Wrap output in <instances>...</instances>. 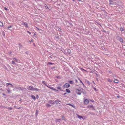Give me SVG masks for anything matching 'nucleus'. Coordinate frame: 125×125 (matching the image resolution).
<instances>
[{"mask_svg":"<svg viewBox=\"0 0 125 125\" xmlns=\"http://www.w3.org/2000/svg\"><path fill=\"white\" fill-rule=\"evenodd\" d=\"M61 120V119H56V122H59Z\"/></svg>","mask_w":125,"mask_h":125,"instance_id":"5701e85b","label":"nucleus"},{"mask_svg":"<svg viewBox=\"0 0 125 125\" xmlns=\"http://www.w3.org/2000/svg\"><path fill=\"white\" fill-rule=\"evenodd\" d=\"M119 81L117 79H115L114 80V82L115 83H117Z\"/></svg>","mask_w":125,"mask_h":125,"instance_id":"0eeeda50","label":"nucleus"},{"mask_svg":"<svg viewBox=\"0 0 125 125\" xmlns=\"http://www.w3.org/2000/svg\"><path fill=\"white\" fill-rule=\"evenodd\" d=\"M107 80L109 82H111L112 81V80L110 79H108Z\"/></svg>","mask_w":125,"mask_h":125,"instance_id":"a211bd4d","label":"nucleus"},{"mask_svg":"<svg viewBox=\"0 0 125 125\" xmlns=\"http://www.w3.org/2000/svg\"><path fill=\"white\" fill-rule=\"evenodd\" d=\"M110 4L113 5L114 4V3L113 1L112 0H110L109 1Z\"/></svg>","mask_w":125,"mask_h":125,"instance_id":"9b49d317","label":"nucleus"},{"mask_svg":"<svg viewBox=\"0 0 125 125\" xmlns=\"http://www.w3.org/2000/svg\"><path fill=\"white\" fill-rule=\"evenodd\" d=\"M49 102L51 104H53L54 103V102L52 101H49Z\"/></svg>","mask_w":125,"mask_h":125,"instance_id":"1a4fd4ad","label":"nucleus"},{"mask_svg":"<svg viewBox=\"0 0 125 125\" xmlns=\"http://www.w3.org/2000/svg\"><path fill=\"white\" fill-rule=\"evenodd\" d=\"M84 103L85 104L87 105L89 103V101L88 99H85L84 100Z\"/></svg>","mask_w":125,"mask_h":125,"instance_id":"20e7f679","label":"nucleus"},{"mask_svg":"<svg viewBox=\"0 0 125 125\" xmlns=\"http://www.w3.org/2000/svg\"><path fill=\"white\" fill-rule=\"evenodd\" d=\"M75 81H76V82L77 81V80H75Z\"/></svg>","mask_w":125,"mask_h":125,"instance_id":"a18cd8bd","label":"nucleus"},{"mask_svg":"<svg viewBox=\"0 0 125 125\" xmlns=\"http://www.w3.org/2000/svg\"><path fill=\"white\" fill-rule=\"evenodd\" d=\"M33 39H32L31 40V41H29V42H33Z\"/></svg>","mask_w":125,"mask_h":125,"instance_id":"c756f323","label":"nucleus"},{"mask_svg":"<svg viewBox=\"0 0 125 125\" xmlns=\"http://www.w3.org/2000/svg\"><path fill=\"white\" fill-rule=\"evenodd\" d=\"M56 38H58V37H56Z\"/></svg>","mask_w":125,"mask_h":125,"instance_id":"603ef678","label":"nucleus"},{"mask_svg":"<svg viewBox=\"0 0 125 125\" xmlns=\"http://www.w3.org/2000/svg\"><path fill=\"white\" fill-rule=\"evenodd\" d=\"M33 45H34V46L35 45V44L34 43L33 44Z\"/></svg>","mask_w":125,"mask_h":125,"instance_id":"de8ad7c7","label":"nucleus"},{"mask_svg":"<svg viewBox=\"0 0 125 125\" xmlns=\"http://www.w3.org/2000/svg\"><path fill=\"white\" fill-rule=\"evenodd\" d=\"M93 83H94V82H93Z\"/></svg>","mask_w":125,"mask_h":125,"instance_id":"8fccbe9b","label":"nucleus"},{"mask_svg":"<svg viewBox=\"0 0 125 125\" xmlns=\"http://www.w3.org/2000/svg\"><path fill=\"white\" fill-rule=\"evenodd\" d=\"M80 81V82H81V83H82V81Z\"/></svg>","mask_w":125,"mask_h":125,"instance_id":"3c124183","label":"nucleus"},{"mask_svg":"<svg viewBox=\"0 0 125 125\" xmlns=\"http://www.w3.org/2000/svg\"><path fill=\"white\" fill-rule=\"evenodd\" d=\"M77 116H78V117L79 119H81V118L83 119V117L82 116H80L78 115H77Z\"/></svg>","mask_w":125,"mask_h":125,"instance_id":"6e6552de","label":"nucleus"},{"mask_svg":"<svg viewBox=\"0 0 125 125\" xmlns=\"http://www.w3.org/2000/svg\"><path fill=\"white\" fill-rule=\"evenodd\" d=\"M38 113V112L37 111H36V114H37Z\"/></svg>","mask_w":125,"mask_h":125,"instance_id":"ea45409f","label":"nucleus"},{"mask_svg":"<svg viewBox=\"0 0 125 125\" xmlns=\"http://www.w3.org/2000/svg\"><path fill=\"white\" fill-rule=\"evenodd\" d=\"M44 84V85H46V86H47L46 84V82L45 81L42 82Z\"/></svg>","mask_w":125,"mask_h":125,"instance_id":"dca6fc26","label":"nucleus"},{"mask_svg":"<svg viewBox=\"0 0 125 125\" xmlns=\"http://www.w3.org/2000/svg\"><path fill=\"white\" fill-rule=\"evenodd\" d=\"M74 2L75 0H72Z\"/></svg>","mask_w":125,"mask_h":125,"instance_id":"37998d69","label":"nucleus"},{"mask_svg":"<svg viewBox=\"0 0 125 125\" xmlns=\"http://www.w3.org/2000/svg\"><path fill=\"white\" fill-rule=\"evenodd\" d=\"M48 63L49 65H53L54 63L48 62Z\"/></svg>","mask_w":125,"mask_h":125,"instance_id":"f3484780","label":"nucleus"},{"mask_svg":"<svg viewBox=\"0 0 125 125\" xmlns=\"http://www.w3.org/2000/svg\"><path fill=\"white\" fill-rule=\"evenodd\" d=\"M90 100L92 102H94V100Z\"/></svg>","mask_w":125,"mask_h":125,"instance_id":"473e14b6","label":"nucleus"},{"mask_svg":"<svg viewBox=\"0 0 125 125\" xmlns=\"http://www.w3.org/2000/svg\"><path fill=\"white\" fill-rule=\"evenodd\" d=\"M7 108L10 110H12V107H9Z\"/></svg>","mask_w":125,"mask_h":125,"instance_id":"2f4dec72","label":"nucleus"},{"mask_svg":"<svg viewBox=\"0 0 125 125\" xmlns=\"http://www.w3.org/2000/svg\"><path fill=\"white\" fill-rule=\"evenodd\" d=\"M45 8H46L47 9H49L48 7L47 6V5H45Z\"/></svg>","mask_w":125,"mask_h":125,"instance_id":"aec40b11","label":"nucleus"},{"mask_svg":"<svg viewBox=\"0 0 125 125\" xmlns=\"http://www.w3.org/2000/svg\"><path fill=\"white\" fill-rule=\"evenodd\" d=\"M19 47L20 48H21L22 47V45L20 44H19Z\"/></svg>","mask_w":125,"mask_h":125,"instance_id":"b1692460","label":"nucleus"},{"mask_svg":"<svg viewBox=\"0 0 125 125\" xmlns=\"http://www.w3.org/2000/svg\"><path fill=\"white\" fill-rule=\"evenodd\" d=\"M27 32L28 33H29V34H31V33L30 32H29V31H27Z\"/></svg>","mask_w":125,"mask_h":125,"instance_id":"f704fd0d","label":"nucleus"},{"mask_svg":"<svg viewBox=\"0 0 125 125\" xmlns=\"http://www.w3.org/2000/svg\"><path fill=\"white\" fill-rule=\"evenodd\" d=\"M120 30L121 31H123L124 30V29L122 28L121 27L120 28Z\"/></svg>","mask_w":125,"mask_h":125,"instance_id":"4be33fe9","label":"nucleus"},{"mask_svg":"<svg viewBox=\"0 0 125 125\" xmlns=\"http://www.w3.org/2000/svg\"><path fill=\"white\" fill-rule=\"evenodd\" d=\"M66 104L67 105H70V106H71L72 105V104H69V103H68V104Z\"/></svg>","mask_w":125,"mask_h":125,"instance_id":"7c9ffc66","label":"nucleus"},{"mask_svg":"<svg viewBox=\"0 0 125 125\" xmlns=\"http://www.w3.org/2000/svg\"><path fill=\"white\" fill-rule=\"evenodd\" d=\"M6 10H7V8H6V7H5V8H4Z\"/></svg>","mask_w":125,"mask_h":125,"instance_id":"4c0bfd02","label":"nucleus"},{"mask_svg":"<svg viewBox=\"0 0 125 125\" xmlns=\"http://www.w3.org/2000/svg\"><path fill=\"white\" fill-rule=\"evenodd\" d=\"M76 92L78 95H80L82 92L81 89H77L76 90Z\"/></svg>","mask_w":125,"mask_h":125,"instance_id":"f03ea898","label":"nucleus"},{"mask_svg":"<svg viewBox=\"0 0 125 125\" xmlns=\"http://www.w3.org/2000/svg\"><path fill=\"white\" fill-rule=\"evenodd\" d=\"M12 26H9L7 28V29H9V28H11V27H12Z\"/></svg>","mask_w":125,"mask_h":125,"instance_id":"412c9836","label":"nucleus"},{"mask_svg":"<svg viewBox=\"0 0 125 125\" xmlns=\"http://www.w3.org/2000/svg\"><path fill=\"white\" fill-rule=\"evenodd\" d=\"M55 103L60 104V103H59V102H55Z\"/></svg>","mask_w":125,"mask_h":125,"instance_id":"58836bf2","label":"nucleus"},{"mask_svg":"<svg viewBox=\"0 0 125 125\" xmlns=\"http://www.w3.org/2000/svg\"><path fill=\"white\" fill-rule=\"evenodd\" d=\"M66 94V93H65L64 94V95H65V94Z\"/></svg>","mask_w":125,"mask_h":125,"instance_id":"09e8293b","label":"nucleus"},{"mask_svg":"<svg viewBox=\"0 0 125 125\" xmlns=\"http://www.w3.org/2000/svg\"><path fill=\"white\" fill-rule=\"evenodd\" d=\"M117 39L119 41L121 42H123V40L120 37H118L117 38Z\"/></svg>","mask_w":125,"mask_h":125,"instance_id":"39448f33","label":"nucleus"},{"mask_svg":"<svg viewBox=\"0 0 125 125\" xmlns=\"http://www.w3.org/2000/svg\"><path fill=\"white\" fill-rule=\"evenodd\" d=\"M21 24L24 25L26 27H28V24L26 23H25L24 22H22L21 23H20Z\"/></svg>","mask_w":125,"mask_h":125,"instance_id":"7ed1b4c3","label":"nucleus"},{"mask_svg":"<svg viewBox=\"0 0 125 125\" xmlns=\"http://www.w3.org/2000/svg\"><path fill=\"white\" fill-rule=\"evenodd\" d=\"M27 88L29 90L33 91L38 90L37 89L34 88H33L32 86H28L27 87Z\"/></svg>","mask_w":125,"mask_h":125,"instance_id":"f257e3e1","label":"nucleus"},{"mask_svg":"<svg viewBox=\"0 0 125 125\" xmlns=\"http://www.w3.org/2000/svg\"><path fill=\"white\" fill-rule=\"evenodd\" d=\"M12 64H14L15 63V62L14 61H12Z\"/></svg>","mask_w":125,"mask_h":125,"instance_id":"c85d7f7f","label":"nucleus"},{"mask_svg":"<svg viewBox=\"0 0 125 125\" xmlns=\"http://www.w3.org/2000/svg\"><path fill=\"white\" fill-rule=\"evenodd\" d=\"M78 1H82L81 0H78Z\"/></svg>","mask_w":125,"mask_h":125,"instance_id":"79ce46f5","label":"nucleus"},{"mask_svg":"<svg viewBox=\"0 0 125 125\" xmlns=\"http://www.w3.org/2000/svg\"><path fill=\"white\" fill-rule=\"evenodd\" d=\"M7 90V91L8 92H10V90L8 89Z\"/></svg>","mask_w":125,"mask_h":125,"instance_id":"e433bc0d","label":"nucleus"},{"mask_svg":"<svg viewBox=\"0 0 125 125\" xmlns=\"http://www.w3.org/2000/svg\"><path fill=\"white\" fill-rule=\"evenodd\" d=\"M66 91L68 93H70V91L68 89H66Z\"/></svg>","mask_w":125,"mask_h":125,"instance_id":"2eb2a0df","label":"nucleus"},{"mask_svg":"<svg viewBox=\"0 0 125 125\" xmlns=\"http://www.w3.org/2000/svg\"><path fill=\"white\" fill-rule=\"evenodd\" d=\"M71 106L72 107H73L74 108H75V107L74 106L72 105H71Z\"/></svg>","mask_w":125,"mask_h":125,"instance_id":"c9c22d12","label":"nucleus"},{"mask_svg":"<svg viewBox=\"0 0 125 125\" xmlns=\"http://www.w3.org/2000/svg\"><path fill=\"white\" fill-rule=\"evenodd\" d=\"M69 82L71 84H73V82L72 81H69Z\"/></svg>","mask_w":125,"mask_h":125,"instance_id":"ddd939ff","label":"nucleus"},{"mask_svg":"<svg viewBox=\"0 0 125 125\" xmlns=\"http://www.w3.org/2000/svg\"><path fill=\"white\" fill-rule=\"evenodd\" d=\"M6 85L7 86H8L9 85H12L11 84H10V83H6Z\"/></svg>","mask_w":125,"mask_h":125,"instance_id":"393cba45","label":"nucleus"},{"mask_svg":"<svg viewBox=\"0 0 125 125\" xmlns=\"http://www.w3.org/2000/svg\"><path fill=\"white\" fill-rule=\"evenodd\" d=\"M117 97L118 98H119L120 97V96H117Z\"/></svg>","mask_w":125,"mask_h":125,"instance_id":"a19ab883","label":"nucleus"},{"mask_svg":"<svg viewBox=\"0 0 125 125\" xmlns=\"http://www.w3.org/2000/svg\"><path fill=\"white\" fill-rule=\"evenodd\" d=\"M3 24L1 21H0V26H3Z\"/></svg>","mask_w":125,"mask_h":125,"instance_id":"9d476101","label":"nucleus"},{"mask_svg":"<svg viewBox=\"0 0 125 125\" xmlns=\"http://www.w3.org/2000/svg\"><path fill=\"white\" fill-rule=\"evenodd\" d=\"M20 108H20H17L18 109H19Z\"/></svg>","mask_w":125,"mask_h":125,"instance_id":"c03bdc74","label":"nucleus"},{"mask_svg":"<svg viewBox=\"0 0 125 125\" xmlns=\"http://www.w3.org/2000/svg\"><path fill=\"white\" fill-rule=\"evenodd\" d=\"M63 86H70V85L69 83H66Z\"/></svg>","mask_w":125,"mask_h":125,"instance_id":"4468645a","label":"nucleus"},{"mask_svg":"<svg viewBox=\"0 0 125 125\" xmlns=\"http://www.w3.org/2000/svg\"><path fill=\"white\" fill-rule=\"evenodd\" d=\"M14 59H15L16 60V61L17 62H18L19 61L16 58H14Z\"/></svg>","mask_w":125,"mask_h":125,"instance_id":"a878e982","label":"nucleus"},{"mask_svg":"<svg viewBox=\"0 0 125 125\" xmlns=\"http://www.w3.org/2000/svg\"><path fill=\"white\" fill-rule=\"evenodd\" d=\"M93 89H94V90L95 91H97V90H96V88H95L94 87H93Z\"/></svg>","mask_w":125,"mask_h":125,"instance_id":"72a5a7b5","label":"nucleus"},{"mask_svg":"<svg viewBox=\"0 0 125 125\" xmlns=\"http://www.w3.org/2000/svg\"><path fill=\"white\" fill-rule=\"evenodd\" d=\"M38 30H40V29H39V28H38Z\"/></svg>","mask_w":125,"mask_h":125,"instance_id":"49530a36","label":"nucleus"},{"mask_svg":"<svg viewBox=\"0 0 125 125\" xmlns=\"http://www.w3.org/2000/svg\"><path fill=\"white\" fill-rule=\"evenodd\" d=\"M46 106L47 107H50L51 106V105L50 104H47L46 105Z\"/></svg>","mask_w":125,"mask_h":125,"instance_id":"6ab92c4d","label":"nucleus"},{"mask_svg":"<svg viewBox=\"0 0 125 125\" xmlns=\"http://www.w3.org/2000/svg\"><path fill=\"white\" fill-rule=\"evenodd\" d=\"M67 51L68 52V53H70V50L69 49H68L67 50Z\"/></svg>","mask_w":125,"mask_h":125,"instance_id":"cd10ccee","label":"nucleus"},{"mask_svg":"<svg viewBox=\"0 0 125 125\" xmlns=\"http://www.w3.org/2000/svg\"><path fill=\"white\" fill-rule=\"evenodd\" d=\"M31 97L33 99H34V100L36 98H35V97L33 95H32L31 96Z\"/></svg>","mask_w":125,"mask_h":125,"instance_id":"f8f14e48","label":"nucleus"},{"mask_svg":"<svg viewBox=\"0 0 125 125\" xmlns=\"http://www.w3.org/2000/svg\"><path fill=\"white\" fill-rule=\"evenodd\" d=\"M87 107L88 108H92L94 109V110H95L94 107L93 106V105H88V106Z\"/></svg>","mask_w":125,"mask_h":125,"instance_id":"423d86ee","label":"nucleus"},{"mask_svg":"<svg viewBox=\"0 0 125 125\" xmlns=\"http://www.w3.org/2000/svg\"><path fill=\"white\" fill-rule=\"evenodd\" d=\"M48 87L54 90V89H53V88L51 87V86H48Z\"/></svg>","mask_w":125,"mask_h":125,"instance_id":"bb28decb","label":"nucleus"}]
</instances>
